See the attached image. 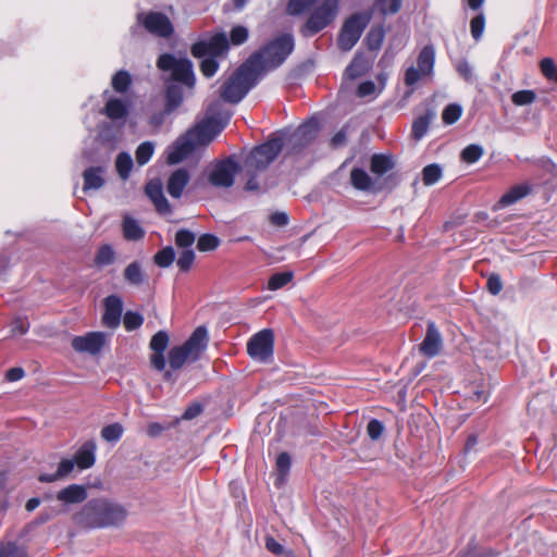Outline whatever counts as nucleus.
Masks as SVG:
<instances>
[{
	"instance_id": "35",
	"label": "nucleus",
	"mask_w": 557,
	"mask_h": 557,
	"mask_svg": "<svg viewBox=\"0 0 557 557\" xmlns=\"http://www.w3.org/2000/svg\"><path fill=\"white\" fill-rule=\"evenodd\" d=\"M434 116L433 113L419 116L412 124V136L421 139L428 132L430 122Z\"/></svg>"
},
{
	"instance_id": "21",
	"label": "nucleus",
	"mask_w": 557,
	"mask_h": 557,
	"mask_svg": "<svg viewBox=\"0 0 557 557\" xmlns=\"http://www.w3.org/2000/svg\"><path fill=\"white\" fill-rule=\"evenodd\" d=\"M87 498L86 487L78 484H71L57 493V499L63 505L83 503Z\"/></svg>"
},
{
	"instance_id": "13",
	"label": "nucleus",
	"mask_w": 557,
	"mask_h": 557,
	"mask_svg": "<svg viewBox=\"0 0 557 557\" xmlns=\"http://www.w3.org/2000/svg\"><path fill=\"white\" fill-rule=\"evenodd\" d=\"M367 23L368 17L362 14H356L348 18L338 36V47L344 51H349L359 40Z\"/></svg>"
},
{
	"instance_id": "60",
	"label": "nucleus",
	"mask_w": 557,
	"mask_h": 557,
	"mask_svg": "<svg viewBox=\"0 0 557 557\" xmlns=\"http://www.w3.org/2000/svg\"><path fill=\"white\" fill-rule=\"evenodd\" d=\"M487 289L491 294L497 295L503 289V283L498 275L492 274L487 280Z\"/></svg>"
},
{
	"instance_id": "46",
	"label": "nucleus",
	"mask_w": 557,
	"mask_h": 557,
	"mask_svg": "<svg viewBox=\"0 0 557 557\" xmlns=\"http://www.w3.org/2000/svg\"><path fill=\"white\" fill-rule=\"evenodd\" d=\"M483 154V148L479 145H469L462 150L461 157L468 163L476 162Z\"/></svg>"
},
{
	"instance_id": "12",
	"label": "nucleus",
	"mask_w": 557,
	"mask_h": 557,
	"mask_svg": "<svg viewBox=\"0 0 557 557\" xmlns=\"http://www.w3.org/2000/svg\"><path fill=\"white\" fill-rule=\"evenodd\" d=\"M435 63V51L432 46H425L419 53L417 66L411 65L406 70L405 84L413 87L423 77L430 76Z\"/></svg>"
},
{
	"instance_id": "18",
	"label": "nucleus",
	"mask_w": 557,
	"mask_h": 557,
	"mask_svg": "<svg viewBox=\"0 0 557 557\" xmlns=\"http://www.w3.org/2000/svg\"><path fill=\"white\" fill-rule=\"evenodd\" d=\"M122 310L123 302L121 298L115 295L108 296L104 299L102 323L108 327H116L121 322Z\"/></svg>"
},
{
	"instance_id": "20",
	"label": "nucleus",
	"mask_w": 557,
	"mask_h": 557,
	"mask_svg": "<svg viewBox=\"0 0 557 557\" xmlns=\"http://www.w3.org/2000/svg\"><path fill=\"white\" fill-rule=\"evenodd\" d=\"M106 169L103 166H89L83 172V190L88 193L89 190H98L104 186Z\"/></svg>"
},
{
	"instance_id": "52",
	"label": "nucleus",
	"mask_w": 557,
	"mask_h": 557,
	"mask_svg": "<svg viewBox=\"0 0 557 557\" xmlns=\"http://www.w3.org/2000/svg\"><path fill=\"white\" fill-rule=\"evenodd\" d=\"M194 260H195L194 250L185 249V250H183V252L181 253V256L177 260V265L181 270L187 271L191 267Z\"/></svg>"
},
{
	"instance_id": "15",
	"label": "nucleus",
	"mask_w": 557,
	"mask_h": 557,
	"mask_svg": "<svg viewBox=\"0 0 557 557\" xmlns=\"http://www.w3.org/2000/svg\"><path fill=\"white\" fill-rule=\"evenodd\" d=\"M240 166L233 159L227 158L215 163L210 173L209 182L215 187L228 188L234 184V177L239 172Z\"/></svg>"
},
{
	"instance_id": "58",
	"label": "nucleus",
	"mask_w": 557,
	"mask_h": 557,
	"mask_svg": "<svg viewBox=\"0 0 557 557\" xmlns=\"http://www.w3.org/2000/svg\"><path fill=\"white\" fill-rule=\"evenodd\" d=\"M265 547L274 555L282 556L285 554V548L274 537L268 536L265 539Z\"/></svg>"
},
{
	"instance_id": "64",
	"label": "nucleus",
	"mask_w": 557,
	"mask_h": 557,
	"mask_svg": "<svg viewBox=\"0 0 557 557\" xmlns=\"http://www.w3.org/2000/svg\"><path fill=\"white\" fill-rule=\"evenodd\" d=\"M151 364L159 371H162L165 368V359L163 352L153 351L151 358Z\"/></svg>"
},
{
	"instance_id": "40",
	"label": "nucleus",
	"mask_w": 557,
	"mask_h": 557,
	"mask_svg": "<svg viewBox=\"0 0 557 557\" xmlns=\"http://www.w3.org/2000/svg\"><path fill=\"white\" fill-rule=\"evenodd\" d=\"M29 322L26 317L16 315L10 325L11 336H22L27 333Z\"/></svg>"
},
{
	"instance_id": "32",
	"label": "nucleus",
	"mask_w": 557,
	"mask_h": 557,
	"mask_svg": "<svg viewBox=\"0 0 557 557\" xmlns=\"http://www.w3.org/2000/svg\"><path fill=\"white\" fill-rule=\"evenodd\" d=\"M115 252L111 245L104 244L99 247L96 253L95 262L99 267H107L114 262Z\"/></svg>"
},
{
	"instance_id": "16",
	"label": "nucleus",
	"mask_w": 557,
	"mask_h": 557,
	"mask_svg": "<svg viewBox=\"0 0 557 557\" xmlns=\"http://www.w3.org/2000/svg\"><path fill=\"white\" fill-rule=\"evenodd\" d=\"M108 335L103 332H88L75 336L71 341L72 348L78 354L95 356L101 351L107 343Z\"/></svg>"
},
{
	"instance_id": "54",
	"label": "nucleus",
	"mask_w": 557,
	"mask_h": 557,
	"mask_svg": "<svg viewBox=\"0 0 557 557\" xmlns=\"http://www.w3.org/2000/svg\"><path fill=\"white\" fill-rule=\"evenodd\" d=\"M248 38V29L244 26H236L231 32V41L233 45H240Z\"/></svg>"
},
{
	"instance_id": "10",
	"label": "nucleus",
	"mask_w": 557,
	"mask_h": 557,
	"mask_svg": "<svg viewBox=\"0 0 557 557\" xmlns=\"http://www.w3.org/2000/svg\"><path fill=\"white\" fill-rule=\"evenodd\" d=\"M317 9L309 16L305 27V36H311L325 28L336 16L338 0H315Z\"/></svg>"
},
{
	"instance_id": "22",
	"label": "nucleus",
	"mask_w": 557,
	"mask_h": 557,
	"mask_svg": "<svg viewBox=\"0 0 557 557\" xmlns=\"http://www.w3.org/2000/svg\"><path fill=\"white\" fill-rule=\"evenodd\" d=\"M146 194L160 213L170 212V205L163 195L162 184L159 180L150 181L147 184Z\"/></svg>"
},
{
	"instance_id": "50",
	"label": "nucleus",
	"mask_w": 557,
	"mask_h": 557,
	"mask_svg": "<svg viewBox=\"0 0 557 557\" xmlns=\"http://www.w3.org/2000/svg\"><path fill=\"white\" fill-rule=\"evenodd\" d=\"M124 326L126 330L128 331H133V330H136L137 327H139L143 322H144V318L137 313V312H133V311H127L125 314H124Z\"/></svg>"
},
{
	"instance_id": "61",
	"label": "nucleus",
	"mask_w": 557,
	"mask_h": 557,
	"mask_svg": "<svg viewBox=\"0 0 557 557\" xmlns=\"http://www.w3.org/2000/svg\"><path fill=\"white\" fill-rule=\"evenodd\" d=\"M457 71L466 81L470 82L473 79L472 67L466 60H462L457 64Z\"/></svg>"
},
{
	"instance_id": "4",
	"label": "nucleus",
	"mask_w": 557,
	"mask_h": 557,
	"mask_svg": "<svg viewBox=\"0 0 557 557\" xmlns=\"http://www.w3.org/2000/svg\"><path fill=\"white\" fill-rule=\"evenodd\" d=\"M106 103L102 113L111 121V124H102L99 129V137L107 143H115L121 136L122 127L126 123L129 102L126 99L115 97L104 91Z\"/></svg>"
},
{
	"instance_id": "49",
	"label": "nucleus",
	"mask_w": 557,
	"mask_h": 557,
	"mask_svg": "<svg viewBox=\"0 0 557 557\" xmlns=\"http://www.w3.org/2000/svg\"><path fill=\"white\" fill-rule=\"evenodd\" d=\"M218 246L219 239L211 234L201 235L197 243V248L200 251H210L215 249Z\"/></svg>"
},
{
	"instance_id": "17",
	"label": "nucleus",
	"mask_w": 557,
	"mask_h": 557,
	"mask_svg": "<svg viewBox=\"0 0 557 557\" xmlns=\"http://www.w3.org/2000/svg\"><path fill=\"white\" fill-rule=\"evenodd\" d=\"M443 347V339L434 323H429L425 337L419 346L422 355L433 358L440 354Z\"/></svg>"
},
{
	"instance_id": "55",
	"label": "nucleus",
	"mask_w": 557,
	"mask_h": 557,
	"mask_svg": "<svg viewBox=\"0 0 557 557\" xmlns=\"http://www.w3.org/2000/svg\"><path fill=\"white\" fill-rule=\"evenodd\" d=\"M311 2L312 0H289L287 10L290 14H300L311 4Z\"/></svg>"
},
{
	"instance_id": "36",
	"label": "nucleus",
	"mask_w": 557,
	"mask_h": 557,
	"mask_svg": "<svg viewBox=\"0 0 557 557\" xmlns=\"http://www.w3.org/2000/svg\"><path fill=\"white\" fill-rule=\"evenodd\" d=\"M442 177V169L437 164H429L422 171V181L425 186L437 183Z\"/></svg>"
},
{
	"instance_id": "3",
	"label": "nucleus",
	"mask_w": 557,
	"mask_h": 557,
	"mask_svg": "<svg viewBox=\"0 0 557 557\" xmlns=\"http://www.w3.org/2000/svg\"><path fill=\"white\" fill-rule=\"evenodd\" d=\"M125 509L106 499H96L87 503L76 516L78 523L90 528L116 525L124 521Z\"/></svg>"
},
{
	"instance_id": "23",
	"label": "nucleus",
	"mask_w": 557,
	"mask_h": 557,
	"mask_svg": "<svg viewBox=\"0 0 557 557\" xmlns=\"http://www.w3.org/2000/svg\"><path fill=\"white\" fill-rule=\"evenodd\" d=\"M96 443L94 441H87L77 450L74 461L81 469H88L94 466L96 460Z\"/></svg>"
},
{
	"instance_id": "38",
	"label": "nucleus",
	"mask_w": 557,
	"mask_h": 557,
	"mask_svg": "<svg viewBox=\"0 0 557 557\" xmlns=\"http://www.w3.org/2000/svg\"><path fill=\"white\" fill-rule=\"evenodd\" d=\"M293 278L292 272H281L273 274L269 282H268V288L270 290H276L285 286L287 283H289Z\"/></svg>"
},
{
	"instance_id": "11",
	"label": "nucleus",
	"mask_w": 557,
	"mask_h": 557,
	"mask_svg": "<svg viewBox=\"0 0 557 557\" xmlns=\"http://www.w3.org/2000/svg\"><path fill=\"white\" fill-rule=\"evenodd\" d=\"M137 22L150 35L169 39L174 35V25L170 17L158 11L141 12L137 14Z\"/></svg>"
},
{
	"instance_id": "34",
	"label": "nucleus",
	"mask_w": 557,
	"mask_h": 557,
	"mask_svg": "<svg viewBox=\"0 0 557 557\" xmlns=\"http://www.w3.org/2000/svg\"><path fill=\"white\" fill-rule=\"evenodd\" d=\"M154 152V145L151 141L141 143L136 151L135 157L136 161L139 165H145L151 159Z\"/></svg>"
},
{
	"instance_id": "45",
	"label": "nucleus",
	"mask_w": 557,
	"mask_h": 557,
	"mask_svg": "<svg viewBox=\"0 0 557 557\" xmlns=\"http://www.w3.org/2000/svg\"><path fill=\"white\" fill-rule=\"evenodd\" d=\"M169 344V336L166 332L159 331L157 332L151 341H150V348L156 352H164Z\"/></svg>"
},
{
	"instance_id": "57",
	"label": "nucleus",
	"mask_w": 557,
	"mask_h": 557,
	"mask_svg": "<svg viewBox=\"0 0 557 557\" xmlns=\"http://www.w3.org/2000/svg\"><path fill=\"white\" fill-rule=\"evenodd\" d=\"M276 468L281 475H285L290 468V457L287 453H281L276 458Z\"/></svg>"
},
{
	"instance_id": "63",
	"label": "nucleus",
	"mask_w": 557,
	"mask_h": 557,
	"mask_svg": "<svg viewBox=\"0 0 557 557\" xmlns=\"http://www.w3.org/2000/svg\"><path fill=\"white\" fill-rule=\"evenodd\" d=\"M375 91V85L373 82H363L358 87V96L359 97H367L373 95Z\"/></svg>"
},
{
	"instance_id": "62",
	"label": "nucleus",
	"mask_w": 557,
	"mask_h": 557,
	"mask_svg": "<svg viewBox=\"0 0 557 557\" xmlns=\"http://www.w3.org/2000/svg\"><path fill=\"white\" fill-rule=\"evenodd\" d=\"M25 371L21 367H15L7 371L5 379L9 382H16L24 377Z\"/></svg>"
},
{
	"instance_id": "24",
	"label": "nucleus",
	"mask_w": 557,
	"mask_h": 557,
	"mask_svg": "<svg viewBox=\"0 0 557 557\" xmlns=\"http://www.w3.org/2000/svg\"><path fill=\"white\" fill-rule=\"evenodd\" d=\"M189 181V175L186 170L178 169L172 173L168 181V193L173 198H180L182 193Z\"/></svg>"
},
{
	"instance_id": "42",
	"label": "nucleus",
	"mask_w": 557,
	"mask_h": 557,
	"mask_svg": "<svg viewBox=\"0 0 557 557\" xmlns=\"http://www.w3.org/2000/svg\"><path fill=\"white\" fill-rule=\"evenodd\" d=\"M403 0H376L375 5L377 10L384 14H395L401 8Z\"/></svg>"
},
{
	"instance_id": "30",
	"label": "nucleus",
	"mask_w": 557,
	"mask_h": 557,
	"mask_svg": "<svg viewBox=\"0 0 557 557\" xmlns=\"http://www.w3.org/2000/svg\"><path fill=\"white\" fill-rule=\"evenodd\" d=\"M132 84V77L131 74L126 71H119L116 72L111 79V86L114 89V91L119 94H124L127 91Z\"/></svg>"
},
{
	"instance_id": "31",
	"label": "nucleus",
	"mask_w": 557,
	"mask_h": 557,
	"mask_svg": "<svg viewBox=\"0 0 557 557\" xmlns=\"http://www.w3.org/2000/svg\"><path fill=\"white\" fill-rule=\"evenodd\" d=\"M393 168V161L384 154H374L371 158V172L376 175H383Z\"/></svg>"
},
{
	"instance_id": "47",
	"label": "nucleus",
	"mask_w": 557,
	"mask_h": 557,
	"mask_svg": "<svg viewBox=\"0 0 557 557\" xmlns=\"http://www.w3.org/2000/svg\"><path fill=\"white\" fill-rule=\"evenodd\" d=\"M462 113V108L459 104L453 103L445 108L443 111V121L446 124H454L459 120Z\"/></svg>"
},
{
	"instance_id": "7",
	"label": "nucleus",
	"mask_w": 557,
	"mask_h": 557,
	"mask_svg": "<svg viewBox=\"0 0 557 557\" xmlns=\"http://www.w3.org/2000/svg\"><path fill=\"white\" fill-rule=\"evenodd\" d=\"M228 49V40L225 34H216L208 40H200L193 45L194 57L203 58L200 69L205 76H213L219 67L214 57L221 55Z\"/></svg>"
},
{
	"instance_id": "48",
	"label": "nucleus",
	"mask_w": 557,
	"mask_h": 557,
	"mask_svg": "<svg viewBox=\"0 0 557 557\" xmlns=\"http://www.w3.org/2000/svg\"><path fill=\"white\" fill-rule=\"evenodd\" d=\"M196 236L194 233L187 230H181L176 233L175 243L178 247L190 249L195 243Z\"/></svg>"
},
{
	"instance_id": "51",
	"label": "nucleus",
	"mask_w": 557,
	"mask_h": 557,
	"mask_svg": "<svg viewBox=\"0 0 557 557\" xmlns=\"http://www.w3.org/2000/svg\"><path fill=\"white\" fill-rule=\"evenodd\" d=\"M485 26V20L482 14L476 15L474 18H472L470 28H471V35L475 40H479L484 32Z\"/></svg>"
},
{
	"instance_id": "37",
	"label": "nucleus",
	"mask_w": 557,
	"mask_h": 557,
	"mask_svg": "<svg viewBox=\"0 0 557 557\" xmlns=\"http://www.w3.org/2000/svg\"><path fill=\"white\" fill-rule=\"evenodd\" d=\"M124 429L120 423H112L101 430V437L110 443H116L123 435Z\"/></svg>"
},
{
	"instance_id": "2",
	"label": "nucleus",
	"mask_w": 557,
	"mask_h": 557,
	"mask_svg": "<svg viewBox=\"0 0 557 557\" xmlns=\"http://www.w3.org/2000/svg\"><path fill=\"white\" fill-rule=\"evenodd\" d=\"M223 128L215 119H208L177 138L166 149V161L176 164L183 161L197 147L208 145Z\"/></svg>"
},
{
	"instance_id": "29",
	"label": "nucleus",
	"mask_w": 557,
	"mask_h": 557,
	"mask_svg": "<svg viewBox=\"0 0 557 557\" xmlns=\"http://www.w3.org/2000/svg\"><path fill=\"white\" fill-rule=\"evenodd\" d=\"M115 169L122 180H127L133 169V159L129 153L121 152L115 160Z\"/></svg>"
},
{
	"instance_id": "14",
	"label": "nucleus",
	"mask_w": 557,
	"mask_h": 557,
	"mask_svg": "<svg viewBox=\"0 0 557 557\" xmlns=\"http://www.w3.org/2000/svg\"><path fill=\"white\" fill-rule=\"evenodd\" d=\"M274 337L271 330H262L247 344L248 355L258 361L267 362L273 356Z\"/></svg>"
},
{
	"instance_id": "33",
	"label": "nucleus",
	"mask_w": 557,
	"mask_h": 557,
	"mask_svg": "<svg viewBox=\"0 0 557 557\" xmlns=\"http://www.w3.org/2000/svg\"><path fill=\"white\" fill-rule=\"evenodd\" d=\"M368 70V64L364 58L355 57L351 63L347 66L345 71V76L349 79H356L360 77Z\"/></svg>"
},
{
	"instance_id": "6",
	"label": "nucleus",
	"mask_w": 557,
	"mask_h": 557,
	"mask_svg": "<svg viewBox=\"0 0 557 557\" xmlns=\"http://www.w3.org/2000/svg\"><path fill=\"white\" fill-rule=\"evenodd\" d=\"M294 49V38L289 34H284L262 50L252 54L249 59H256L253 67L262 75L263 73L280 66Z\"/></svg>"
},
{
	"instance_id": "27",
	"label": "nucleus",
	"mask_w": 557,
	"mask_h": 557,
	"mask_svg": "<svg viewBox=\"0 0 557 557\" xmlns=\"http://www.w3.org/2000/svg\"><path fill=\"white\" fill-rule=\"evenodd\" d=\"M125 281L134 286H139L146 282V275L143 272L139 262L134 261L129 263L124 270Z\"/></svg>"
},
{
	"instance_id": "56",
	"label": "nucleus",
	"mask_w": 557,
	"mask_h": 557,
	"mask_svg": "<svg viewBox=\"0 0 557 557\" xmlns=\"http://www.w3.org/2000/svg\"><path fill=\"white\" fill-rule=\"evenodd\" d=\"M76 462L74 459H63L60 461L57 473L60 476V479L66 478L75 467Z\"/></svg>"
},
{
	"instance_id": "5",
	"label": "nucleus",
	"mask_w": 557,
	"mask_h": 557,
	"mask_svg": "<svg viewBox=\"0 0 557 557\" xmlns=\"http://www.w3.org/2000/svg\"><path fill=\"white\" fill-rule=\"evenodd\" d=\"M256 59H248L225 82L221 96L225 101L239 102L261 76L253 67Z\"/></svg>"
},
{
	"instance_id": "28",
	"label": "nucleus",
	"mask_w": 557,
	"mask_h": 557,
	"mask_svg": "<svg viewBox=\"0 0 557 557\" xmlns=\"http://www.w3.org/2000/svg\"><path fill=\"white\" fill-rule=\"evenodd\" d=\"M350 182L356 189L370 190L373 186L372 178L362 169H354L350 173Z\"/></svg>"
},
{
	"instance_id": "59",
	"label": "nucleus",
	"mask_w": 557,
	"mask_h": 557,
	"mask_svg": "<svg viewBox=\"0 0 557 557\" xmlns=\"http://www.w3.org/2000/svg\"><path fill=\"white\" fill-rule=\"evenodd\" d=\"M2 557H28L26 552L13 544H8L2 547Z\"/></svg>"
},
{
	"instance_id": "43",
	"label": "nucleus",
	"mask_w": 557,
	"mask_h": 557,
	"mask_svg": "<svg viewBox=\"0 0 557 557\" xmlns=\"http://www.w3.org/2000/svg\"><path fill=\"white\" fill-rule=\"evenodd\" d=\"M175 258V252L172 247H165L154 256V262L161 268L170 267Z\"/></svg>"
},
{
	"instance_id": "1",
	"label": "nucleus",
	"mask_w": 557,
	"mask_h": 557,
	"mask_svg": "<svg viewBox=\"0 0 557 557\" xmlns=\"http://www.w3.org/2000/svg\"><path fill=\"white\" fill-rule=\"evenodd\" d=\"M157 66L164 73L165 81L172 82L165 92L166 111H172L183 101V88L193 89L195 86L193 64L187 58L163 53L159 57Z\"/></svg>"
},
{
	"instance_id": "41",
	"label": "nucleus",
	"mask_w": 557,
	"mask_h": 557,
	"mask_svg": "<svg viewBox=\"0 0 557 557\" xmlns=\"http://www.w3.org/2000/svg\"><path fill=\"white\" fill-rule=\"evenodd\" d=\"M540 69L548 81L557 83V64L552 58H544L540 62Z\"/></svg>"
},
{
	"instance_id": "8",
	"label": "nucleus",
	"mask_w": 557,
	"mask_h": 557,
	"mask_svg": "<svg viewBox=\"0 0 557 557\" xmlns=\"http://www.w3.org/2000/svg\"><path fill=\"white\" fill-rule=\"evenodd\" d=\"M208 332L203 326L197 327L187 342L170 350L169 362L172 369H180L186 361L196 360L206 349Z\"/></svg>"
},
{
	"instance_id": "44",
	"label": "nucleus",
	"mask_w": 557,
	"mask_h": 557,
	"mask_svg": "<svg viewBox=\"0 0 557 557\" xmlns=\"http://www.w3.org/2000/svg\"><path fill=\"white\" fill-rule=\"evenodd\" d=\"M536 95L533 90H519L511 96V100L516 106H528L535 101Z\"/></svg>"
},
{
	"instance_id": "39",
	"label": "nucleus",
	"mask_w": 557,
	"mask_h": 557,
	"mask_svg": "<svg viewBox=\"0 0 557 557\" xmlns=\"http://www.w3.org/2000/svg\"><path fill=\"white\" fill-rule=\"evenodd\" d=\"M383 40L384 29L382 27H374L367 35V45L371 50L380 49Z\"/></svg>"
},
{
	"instance_id": "19",
	"label": "nucleus",
	"mask_w": 557,
	"mask_h": 557,
	"mask_svg": "<svg viewBox=\"0 0 557 557\" xmlns=\"http://www.w3.org/2000/svg\"><path fill=\"white\" fill-rule=\"evenodd\" d=\"M318 133V122L315 120H309L297 129H295L288 137V140L295 147H304L308 145Z\"/></svg>"
},
{
	"instance_id": "26",
	"label": "nucleus",
	"mask_w": 557,
	"mask_h": 557,
	"mask_svg": "<svg viewBox=\"0 0 557 557\" xmlns=\"http://www.w3.org/2000/svg\"><path fill=\"white\" fill-rule=\"evenodd\" d=\"M530 191V188L525 184L516 185L511 187L507 193H505L499 199L498 203L495 206V209L505 208L511 206L525 197Z\"/></svg>"
},
{
	"instance_id": "9",
	"label": "nucleus",
	"mask_w": 557,
	"mask_h": 557,
	"mask_svg": "<svg viewBox=\"0 0 557 557\" xmlns=\"http://www.w3.org/2000/svg\"><path fill=\"white\" fill-rule=\"evenodd\" d=\"M283 148V139L275 137L255 148L248 154L245 166L249 174L263 171L277 157Z\"/></svg>"
},
{
	"instance_id": "53",
	"label": "nucleus",
	"mask_w": 557,
	"mask_h": 557,
	"mask_svg": "<svg viewBox=\"0 0 557 557\" xmlns=\"http://www.w3.org/2000/svg\"><path fill=\"white\" fill-rule=\"evenodd\" d=\"M384 431V425L379 420H371L368 423L367 432L371 440L376 441L381 437Z\"/></svg>"
},
{
	"instance_id": "25",
	"label": "nucleus",
	"mask_w": 557,
	"mask_h": 557,
	"mask_svg": "<svg viewBox=\"0 0 557 557\" xmlns=\"http://www.w3.org/2000/svg\"><path fill=\"white\" fill-rule=\"evenodd\" d=\"M123 236L126 240H139L145 235V230L139 222L129 214H124L122 221Z\"/></svg>"
}]
</instances>
